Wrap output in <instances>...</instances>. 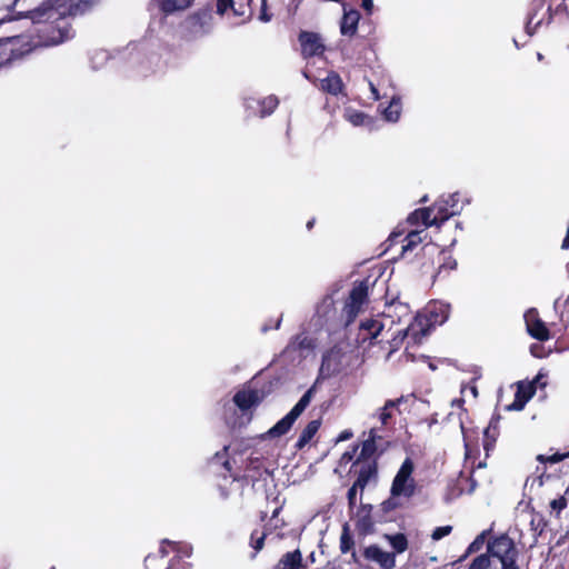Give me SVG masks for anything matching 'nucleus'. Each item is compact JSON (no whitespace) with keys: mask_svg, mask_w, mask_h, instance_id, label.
<instances>
[{"mask_svg":"<svg viewBox=\"0 0 569 569\" xmlns=\"http://www.w3.org/2000/svg\"><path fill=\"white\" fill-rule=\"evenodd\" d=\"M450 313V305L442 301H435L428 305L422 313H418L406 327L402 320L409 318V308L402 303H393L377 318L361 321L359 327V339L379 345L386 351L383 358L391 359L392 355L406 342L403 355L415 360L411 349L421 343L431 328L447 321Z\"/></svg>","mask_w":569,"mask_h":569,"instance_id":"obj_1","label":"nucleus"},{"mask_svg":"<svg viewBox=\"0 0 569 569\" xmlns=\"http://www.w3.org/2000/svg\"><path fill=\"white\" fill-rule=\"evenodd\" d=\"M98 0H46L38 8L28 11L26 18L36 26L38 41L30 37L16 36L0 40V68L9 61L21 58L37 47L56 46L68 38L64 19L86 12Z\"/></svg>","mask_w":569,"mask_h":569,"instance_id":"obj_2","label":"nucleus"},{"mask_svg":"<svg viewBox=\"0 0 569 569\" xmlns=\"http://www.w3.org/2000/svg\"><path fill=\"white\" fill-rule=\"evenodd\" d=\"M462 209L459 204V194L452 193L442 197L432 208H423L412 212L408 220L411 223L422 222L425 226L439 224L457 214Z\"/></svg>","mask_w":569,"mask_h":569,"instance_id":"obj_3","label":"nucleus"},{"mask_svg":"<svg viewBox=\"0 0 569 569\" xmlns=\"http://www.w3.org/2000/svg\"><path fill=\"white\" fill-rule=\"evenodd\" d=\"M486 552L496 563H500V569H521L518 563L519 549L515 540L506 532L490 538Z\"/></svg>","mask_w":569,"mask_h":569,"instance_id":"obj_4","label":"nucleus"},{"mask_svg":"<svg viewBox=\"0 0 569 569\" xmlns=\"http://www.w3.org/2000/svg\"><path fill=\"white\" fill-rule=\"evenodd\" d=\"M353 562L363 569H395V552L386 551L378 543L360 546L353 552Z\"/></svg>","mask_w":569,"mask_h":569,"instance_id":"obj_5","label":"nucleus"},{"mask_svg":"<svg viewBox=\"0 0 569 569\" xmlns=\"http://www.w3.org/2000/svg\"><path fill=\"white\" fill-rule=\"evenodd\" d=\"M223 467L229 471L233 481L241 482L242 486L251 485L254 487L258 482H266L270 477V471L264 466L263 458L249 457L243 472H233L229 460L223 462Z\"/></svg>","mask_w":569,"mask_h":569,"instance_id":"obj_6","label":"nucleus"},{"mask_svg":"<svg viewBox=\"0 0 569 569\" xmlns=\"http://www.w3.org/2000/svg\"><path fill=\"white\" fill-rule=\"evenodd\" d=\"M415 465L411 458H406L395 476L390 493L395 497L410 498L416 491V481L412 478Z\"/></svg>","mask_w":569,"mask_h":569,"instance_id":"obj_7","label":"nucleus"},{"mask_svg":"<svg viewBox=\"0 0 569 569\" xmlns=\"http://www.w3.org/2000/svg\"><path fill=\"white\" fill-rule=\"evenodd\" d=\"M213 26V14L211 9H201L188 16L182 22L186 37L190 39L202 37L209 33Z\"/></svg>","mask_w":569,"mask_h":569,"instance_id":"obj_8","label":"nucleus"},{"mask_svg":"<svg viewBox=\"0 0 569 569\" xmlns=\"http://www.w3.org/2000/svg\"><path fill=\"white\" fill-rule=\"evenodd\" d=\"M368 281L355 282L342 310L348 323L353 321L355 318L363 310V307L368 302Z\"/></svg>","mask_w":569,"mask_h":569,"instance_id":"obj_9","label":"nucleus"},{"mask_svg":"<svg viewBox=\"0 0 569 569\" xmlns=\"http://www.w3.org/2000/svg\"><path fill=\"white\" fill-rule=\"evenodd\" d=\"M313 393H303L300 400L293 406V408L280 419L270 430L268 435L272 438L281 437L288 433L297 419L310 405Z\"/></svg>","mask_w":569,"mask_h":569,"instance_id":"obj_10","label":"nucleus"},{"mask_svg":"<svg viewBox=\"0 0 569 569\" xmlns=\"http://www.w3.org/2000/svg\"><path fill=\"white\" fill-rule=\"evenodd\" d=\"M378 523L373 506L370 503H361L355 516V529L358 538H366L376 532Z\"/></svg>","mask_w":569,"mask_h":569,"instance_id":"obj_11","label":"nucleus"},{"mask_svg":"<svg viewBox=\"0 0 569 569\" xmlns=\"http://www.w3.org/2000/svg\"><path fill=\"white\" fill-rule=\"evenodd\" d=\"M350 472H353L357 476L353 485L359 487V490L362 492L370 480L377 478L378 463L377 461H365V463L361 465L352 462Z\"/></svg>","mask_w":569,"mask_h":569,"instance_id":"obj_12","label":"nucleus"},{"mask_svg":"<svg viewBox=\"0 0 569 569\" xmlns=\"http://www.w3.org/2000/svg\"><path fill=\"white\" fill-rule=\"evenodd\" d=\"M347 356L341 352L340 349L333 348L331 349L322 360V365L320 368V379H325L326 377L331 376L335 372H338L347 365Z\"/></svg>","mask_w":569,"mask_h":569,"instance_id":"obj_13","label":"nucleus"},{"mask_svg":"<svg viewBox=\"0 0 569 569\" xmlns=\"http://www.w3.org/2000/svg\"><path fill=\"white\" fill-rule=\"evenodd\" d=\"M399 497L390 496L382 501L375 511L379 525L392 522L396 520V512L401 508Z\"/></svg>","mask_w":569,"mask_h":569,"instance_id":"obj_14","label":"nucleus"},{"mask_svg":"<svg viewBox=\"0 0 569 569\" xmlns=\"http://www.w3.org/2000/svg\"><path fill=\"white\" fill-rule=\"evenodd\" d=\"M525 321L531 337L541 341L549 339V330L539 319L538 312L535 309H530L525 313Z\"/></svg>","mask_w":569,"mask_h":569,"instance_id":"obj_15","label":"nucleus"},{"mask_svg":"<svg viewBox=\"0 0 569 569\" xmlns=\"http://www.w3.org/2000/svg\"><path fill=\"white\" fill-rule=\"evenodd\" d=\"M302 53L307 57L322 53L323 44L318 34L312 32H301L299 36Z\"/></svg>","mask_w":569,"mask_h":569,"instance_id":"obj_16","label":"nucleus"},{"mask_svg":"<svg viewBox=\"0 0 569 569\" xmlns=\"http://www.w3.org/2000/svg\"><path fill=\"white\" fill-rule=\"evenodd\" d=\"M302 552L300 549L284 552L271 569H305Z\"/></svg>","mask_w":569,"mask_h":569,"instance_id":"obj_17","label":"nucleus"},{"mask_svg":"<svg viewBox=\"0 0 569 569\" xmlns=\"http://www.w3.org/2000/svg\"><path fill=\"white\" fill-rule=\"evenodd\" d=\"M416 393H408L407 396L401 395L398 399L386 401L381 409L380 421L382 425H388L389 420L393 416V411L401 413L400 406L408 402L411 398H415Z\"/></svg>","mask_w":569,"mask_h":569,"instance_id":"obj_18","label":"nucleus"},{"mask_svg":"<svg viewBox=\"0 0 569 569\" xmlns=\"http://www.w3.org/2000/svg\"><path fill=\"white\" fill-rule=\"evenodd\" d=\"M482 446L488 457L490 451L493 450L497 439L499 437V419L492 418L489 425L483 429Z\"/></svg>","mask_w":569,"mask_h":569,"instance_id":"obj_19","label":"nucleus"},{"mask_svg":"<svg viewBox=\"0 0 569 569\" xmlns=\"http://www.w3.org/2000/svg\"><path fill=\"white\" fill-rule=\"evenodd\" d=\"M495 535L492 533V527L482 530L475 539L469 543L465 553L458 559V562L466 560L470 555L479 552L483 545L488 543L489 539Z\"/></svg>","mask_w":569,"mask_h":569,"instance_id":"obj_20","label":"nucleus"},{"mask_svg":"<svg viewBox=\"0 0 569 569\" xmlns=\"http://www.w3.org/2000/svg\"><path fill=\"white\" fill-rule=\"evenodd\" d=\"M517 391H537L548 387V376L545 372H539L532 380H520L516 382Z\"/></svg>","mask_w":569,"mask_h":569,"instance_id":"obj_21","label":"nucleus"},{"mask_svg":"<svg viewBox=\"0 0 569 569\" xmlns=\"http://www.w3.org/2000/svg\"><path fill=\"white\" fill-rule=\"evenodd\" d=\"M194 0H154L158 8L166 14L188 9Z\"/></svg>","mask_w":569,"mask_h":569,"instance_id":"obj_22","label":"nucleus"},{"mask_svg":"<svg viewBox=\"0 0 569 569\" xmlns=\"http://www.w3.org/2000/svg\"><path fill=\"white\" fill-rule=\"evenodd\" d=\"M320 426H321V421L319 419L309 421L307 423V426L300 432L299 438L296 442V448L299 450L305 448L316 436Z\"/></svg>","mask_w":569,"mask_h":569,"instance_id":"obj_23","label":"nucleus"},{"mask_svg":"<svg viewBox=\"0 0 569 569\" xmlns=\"http://www.w3.org/2000/svg\"><path fill=\"white\" fill-rule=\"evenodd\" d=\"M355 539L351 532L350 526L348 522L342 525L341 535H340V543L339 548L341 553H351V558L353 559V552H358V549L355 548Z\"/></svg>","mask_w":569,"mask_h":569,"instance_id":"obj_24","label":"nucleus"},{"mask_svg":"<svg viewBox=\"0 0 569 569\" xmlns=\"http://www.w3.org/2000/svg\"><path fill=\"white\" fill-rule=\"evenodd\" d=\"M360 14L356 10H346L341 20L340 30L345 36H352L358 26Z\"/></svg>","mask_w":569,"mask_h":569,"instance_id":"obj_25","label":"nucleus"},{"mask_svg":"<svg viewBox=\"0 0 569 569\" xmlns=\"http://www.w3.org/2000/svg\"><path fill=\"white\" fill-rule=\"evenodd\" d=\"M320 88L328 93L338 94L342 91L343 84L339 74L330 72L325 79L321 80Z\"/></svg>","mask_w":569,"mask_h":569,"instance_id":"obj_26","label":"nucleus"},{"mask_svg":"<svg viewBox=\"0 0 569 569\" xmlns=\"http://www.w3.org/2000/svg\"><path fill=\"white\" fill-rule=\"evenodd\" d=\"M267 537L268 531H260L259 529L252 530L249 539V546L252 549L250 559H256L258 553L264 548Z\"/></svg>","mask_w":569,"mask_h":569,"instance_id":"obj_27","label":"nucleus"},{"mask_svg":"<svg viewBox=\"0 0 569 569\" xmlns=\"http://www.w3.org/2000/svg\"><path fill=\"white\" fill-rule=\"evenodd\" d=\"M262 397H259V393H234L233 402L239 409L246 411L258 405Z\"/></svg>","mask_w":569,"mask_h":569,"instance_id":"obj_28","label":"nucleus"},{"mask_svg":"<svg viewBox=\"0 0 569 569\" xmlns=\"http://www.w3.org/2000/svg\"><path fill=\"white\" fill-rule=\"evenodd\" d=\"M343 117L348 122H350L355 127L365 126L371 128V119L361 111H358L352 108H347L345 110Z\"/></svg>","mask_w":569,"mask_h":569,"instance_id":"obj_29","label":"nucleus"},{"mask_svg":"<svg viewBox=\"0 0 569 569\" xmlns=\"http://www.w3.org/2000/svg\"><path fill=\"white\" fill-rule=\"evenodd\" d=\"M385 539L390 543L392 548L391 552H395V557L398 553H403L408 549L409 542L405 533L385 535Z\"/></svg>","mask_w":569,"mask_h":569,"instance_id":"obj_30","label":"nucleus"},{"mask_svg":"<svg viewBox=\"0 0 569 569\" xmlns=\"http://www.w3.org/2000/svg\"><path fill=\"white\" fill-rule=\"evenodd\" d=\"M376 450L377 446L373 438L365 440L361 446V451L353 462H357V465H361L365 463V461H376L375 459H371Z\"/></svg>","mask_w":569,"mask_h":569,"instance_id":"obj_31","label":"nucleus"},{"mask_svg":"<svg viewBox=\"0 0 569 569\" xmlns=\"http://www.w3.org/2000/svg\"><path fill=\"white\" fill-rule=\"evenodd\" d=\"M467 569H500L487 552L476 556Z\"/></svg>","mask_w":569,"mask_h":569,"instance_id":"obj_32","label":"nucleus"},{"mask_svg":"<svg viewBox=\"0 0 569 569\" xmlns=\"http://www.w3.org/2000/svg\"><path fill=\"white\" fill-rule=\"evenodd\" d=\"M548 521L545 516L540 512H535L530 520V529L533 532L535 538L540 537L547 529Z\"/></svg>","mask_w":569,"mask_h":569,"instance_id":"obj_33","label":"nucleus"},{"mask_svg":"<svg viewBox=\"0 0 569 569\" xmlns=\"http://www.w3.org/2000/svg\"><path fill=\"white\" fill-rule=\"evenodd\" d=\"M383 117L387 121L396 122L400 118L401 102L399 98H392L389 106L383 110Z\"/></svg>","mask_w":569,"mask_h":569,"instance_id":"obj_34","label":"nucleus"},{"mask_svg":"<svg viewBox=\"0 0 569 569\" xmlns=\"http://www.w3.org/2000/svg\"><path fill=\"white\" fill-rule=\"evenodd\" d=\"M569 505V487L566 489L565 493L553 500L550 501V508L555 511L556 518H560V513L565 510Z\"/></svg>","mask_w":569,"mask_h":569,"instance_id":"obj_35","label":"nucleus"},{"mask_svg":"<svg viewBox=\"0 0 569 569\" xmlns=\"http://www.w3.org/2000/svg\"><path fill=\"white\" fill-rule=\"evenodd\" d=\"M462 433H463V441H465V449H466V457L470 458L472 455L478 452V442H473L472 435L477 433L475 430H466L462 427Z\"/></svg>","mask_w":569,"mask_h":569,"instance_id":"obj_36","label":"nucleus"},{"mask_svg":"<svg viewBox=\"0 0 569 569\" xmlns=\"http://www.w3.org/2000/svg\"><path fill=\"white\" fill-rule=\"evenodd\" d=\"M569 458V449L565 452H555L552 455H538L537 460L540 463H550L555 465L558 462L563 461L565 459Z\"/></svg>","mask_w":569,"mask_h":569,"instance_id":"obj_37","label":"nucleus"},{"mask_svg":"<svg viewBox=\"0 0 569 569\" xmlns=\"http://www.w3.org/2000/svg\"><path fill=\"white\" fill-rule=\"evenodd\" d=\"M536 393H515V400L507 406V410L520 411Z\"/></svg>","mask_w":569,"mask_h":569,"instance_id":"obj_38","label":"nucleus"},{"mask_svg":"<svg viewBox=\"0 0 569 569\" xmlns=\"http://www.w3.org/2000/svg\"><path fill=\"white\" fill-rule=\"evenodd\" d=\"M278 98L274 96H269L262 99L259 104L261 106L260 117H266L270 114L278 106Z\"/></svg>","mask_w":569,"mask_h":569,"instance_id":"obj_39","label":"nucleus"},{"mask_svg":"<svg viewBox=\"0 0 569 569\" xmlns=\"http://www.w3.org/2000/svg\"><path fill=\"white\" fill-rule=\"evenodd\" d=\"M170 551H180L179 543L167 539L162 540L159 548L160 557L166 558Z\"/></svg>","mask_w":569,"mask_h":569,"instance_id":"obj_40","label":"nucleus"},{"mask_svg":"<svg viewBox=\"0 0 569 569\" xmlns=\"http://www.w3.org/2000/svg\"><path fill=\"white\" fill-rule=\"evenodd\" d=\"M166 569H191V565L179 555L172 557Z\"/></svg>","mask_w":569,"mask_h":569,"instance_id":"obj_41","label":"nucleus"},{"mask_svg":"<svg viewBox=\"0 0 569 569\" xmlns=\"http://www.w3.org/2000/svg\"><path fill=\"white\" fill-rule=\"evenodd\" d=\"M452 526H441L435 528V530L431 533V538L435 541L441 540L442 538L449 536L452 532Z\"/></svg>","mask_w":569,"mask_h":569,"instance_id":"obj_42","label":"nucleus"},{"mask_svg":"<svg viewBox=\"0 0 569 569\" xmlns=\"http://www.w3.org/2000/svg\"><path fill=\"white\" fill-rule=\"evenodd\" d=\"M407 244L403 246L405 250L412 249L415 246L421 242V237L419 231H411L406 237Z\"/></svg>","mask_w":569,"mask_h":569,"instance_id":"obj_43","label":"nucleus"},{"mask_svg":"<svg viewBox=\"0 0 569 569\" xmlns=\"http://www.w3.org/2000/svg\"><path fill=\"white\" fill-rule=\"evenodd\" d=\"M358 490H359V487H356L352 483V486L349 488V490L347 492V500H348V506L350 509H353L357 505V491Z\"/></svg>","mask_w":569,"mask_h":569,"instance_id":"obj_44","label":"nucleus"},{"mask_svg":"<svg viewBox=\"0 0 569 569\" xmlns=\"http://www.w3.org/2000/svg\"><path fill=\"white\" fill-rule=\"evenodd\" d=\"M258 18L262 22H269L271 20V14L267 11V0H261V8Z\"/></svg>","mask_w":569,"mask_h":569,"instance_id":"obj_45","label":"nucleus"},{"mask_svg":"<svg viewBox=\"0 0 569 569\" xmlns=\"http://www.w3.org/2000/svg\"><path fill=\"white\" fill-rule=\"evenodd\" d=\"M229 7H232V0H217V11L219 14H223Z\"/></svg>","mask_w":569,"mask_h":569,"instance_id":"obj_46","label":"nucleus"},{"mask_svg":"<svg viewBox=\"0 0 569 569\" xmlns=\"http://www.w3.org/2000/svg\"><path fill=\"white\" fill-rule=\"evenodd\" d=\"M456 266V260L451 259L450 257L445 258L443 263L441 264L438 273L440 274L446 269L453 270Z\"/></svg>","mask_w":569,"mask_h":569,"instance_id":"obj_47","label":"nucleus"},{"mask_svg":"<svg viewBox=\"0 0 569 569\" xmlns=\"http://www.w3.org/2000/svg\"><path fill=\"white\" fill-rule=\"evenodd\" d=\"M357 450H358V446H355L351 451L343 452L341 456V459H340L341 463H348V462L352 461Z\"/></svg>","mask_w":569,"mask_h":569,"instance_id":"obj_48","label":"nucleus"},{"mask_svg":"<svg viewBox=\"0 0 569 569\" xmlns=\"http://www.w3.org/2000/svg\"><path fill=\"white\" fill-rule=\"evenodd\" d=\"M362 7L368 13H370L373 7L372 0H362Z\"/></svg>","mask_w":569,"mask_h":569,"instance_id":"obj_49","label":"nucleus"},{"mask_svg":"<svg viewBox=\"0 0 569 569\" xmlns=\"http://www.w3.org/2000/svg\"><path fill=\"white\" fill-rule=\"evenodd\" d=\"M351 437H352V433H351L350 431L345 430V431H342V432L339 435V437H338V441H345V440H347V439H349V438H351Z\"/></svg>","mask_w":569,"mask_h":569,"instance_id":"obj_50","label":"nucleus"},{"mask_svg":"<svg viewBox=\"0 0 569 569\" xmlns=\"http://www.w3.org/2000/svg\"><path fill=\"white\" fill-rule=\"evenodd\" d=\"M280 511H281V507L276 508L272 512L271 520H277Z\"/></svg>","mask_w":569,"mask_h":569,"instance_id":"obj_51","label":"nucleus"},{"mask_svg":"<svg viewBox=\"0 0 569 569\" xmlns=\"http://www.w3.org/2000/svg\"><path fill=\"white\" fill-rule=\"evenodd\" d=\"M370 89H371V92H372L375 99H379L378 90L376 89V87L372 83H370Z\"/></svg>","mask_w":569,"mask_h":569,"instance_id":"obj_52","label":"nucleus"},{"mask_svg":"<svg viewBox=\"0 0 569 569\" xmlns=\"http://www.w3.org/2000/svg\"><path fill=\"white\" fill-rule=\"evenodd\" d=\"M463 399L462 398H459V399H453L452 400V406H458V407H461V405L463 403Z\"/></svg>","mask_w":569,"mask_h":569,"instance_id":"obj_53","label":"nucleus"},{"mask_svg":"<svg viewBox=\"0 0 569 569\" xmlns=\"http://www.w3.org/2000/svg\"><path fill=\"white\" fill-rule=\"evenodd\" d=\"M466 388H469V390H470L471 392L477 391V386H476L475 383H473V385H471V386H468V387L462 388V390H461V391H466Z\"/></svg>","mask_w":569,"mask_h":569,"instance_id":"obj_54","label":"nucleus"},{"mask_svg":"<svg viewBox=\"0 0 569 569\" xmlns=\"http://www.w3.org/2000/svg\"><path fill=\"white\" fill-rule=\"evenodd\" d=\"M283 526H284L283 520H281V523H280L279 520L277 519L273 529H278V528H281Z\"/></svg>","mask_w":569,"mask_h":569,"instance_id":"obj_55","label":"nucleus"},{"mask_svg":"<svg viewBox=\"0 0 569 569\" xmlns=\"http://www.w3.org/2000/svg\"><path fill=\"white\" fill-rule=\"evenodd\" d=\"M261 531H268V536L272 532V528L269 525H266Z\"/></svg>","mask_w":569,"mask_h":569,"instance_id":"obj_56","label":"nucleus"},{"mask_svg":"<svg viewBox=\"0 0 569 569\" xmlns=\"http://www.w3.org/2000/svg\"><path fill=\"white\" fill-rule=\"evenodd\" d=\"M267 518V513L266 512H261V516H260V520L261 521H264Z\"/></svg>","mask_w":569,"mask_h":569,"instance_id":"obj_57","label":"nucleus"},{"mask_svg":"<svg viewBox=\"0 0 569 569\" xmlns=\"http://www.w3.org/2000/svg\"><path fill=\"white\" fill-rule=\"evenodd\" d=\"M315 387H319V388L321 387V386H320V379H318V380L316 381Z\"/></svg>","mask_w":569,"mask_h":569,"instance_id":"obj_58","label":"nucleus"},{"mask_svg":"<svg viewBox=\"0 0 569 569\" xmlns=\"http://www.w3.org/2000/svg\"><path fill=\"white\" fill-rule=\"evenodd\" d=\"M281 319H278L276 328H279Z\"/></svg>","mask_w":569,"mask_h":569,"instance_id":"obj_59","label":"nucleus"},{"mask_svg":"<svg viewBox=\"0 0 569 569\" xmlns=\"http://www.w3.org/2000/svg\"><path fill=\"white\" fill-rule=\"evenodd\" d=\"M429 367L430 369L435 370V366L431 362H429Z\"/></svg>","mask_w":569,"mask_h":569,"instance_id":"obj_60","label":"nucleus"},{"mask_svg":"<svg viewBox=\"0 0 569 569\" xmlns=\"http://www.w3.org/2000/svg\"><path fill=\"white\" fill-rule=\"evenodd\" d=\"M307 227H308V228H311V227H312V222H311V221H310V222H308Z\"/></svg>","mask_w":569,"mask_h":569,"instance_id":"obj_61","label":"nucleus"},{"mask_svg":"<svg viewBox=\"0 0 569 569\" xmlns=\"http://www.w3.org/2000/svg\"><path fill=\"white\" fill-rule=\"evenodd\" d=\"M538 59H539V60H541V59H542L541 53H538Z\"/></svg>","mask_w":569,"mask_h":569,"instance_id":"obj_62","label":"nucleus"}]
</instances>
